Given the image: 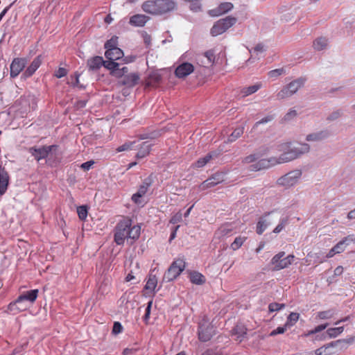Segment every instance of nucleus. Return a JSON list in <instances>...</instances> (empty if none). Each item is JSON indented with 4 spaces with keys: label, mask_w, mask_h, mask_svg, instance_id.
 Masks as SVG:
<instances>
[{
    "label": "nucleus",
    "mask_w": 355,
    "mask_h": 355,
    "mask_svg": "<svg viewBox=\"0 0 355 355\" xmlns=\"http://www.w3.org/2000/svg\"><path fill=\"white\" fill-rule=\"evenodd\" d=\"M140 234V225H132L131 220L125 219L119 222L115 227L114 241L121 245L126 240L130 245H132L139 238Z\"/></svg>",
    "instance_id": "obj_1"
},
{
    "label": "nucleus",
    "mask_w": 355,
    "mask_h": 355,
    "mask_svg": "<svg viewBox=\"0 0 355 355\" xmlns=\"http://www.w3.org/2000/svg\"><path fill=\"white\" fill-rule=\"evenodd\" d=\"M310 146L307 143H300L295 146L291 142H286L279 145V150L282 153L277 158V164L288 162L297 159L304 154L310 151Z\"/></svg>",
    "instance_id": "obj_2"
},
{
    "label": "nucleus",
    "mask_w": 355,
    "mask_h": 355,
    "mask_svg": "<svg viewBox=\"0 0 355 355\" xmlns=\"http://www.w3.org/2000/svg\"><path fill=\"white\" fill-rule=\"evenodd\" d=\"M306 80L305 78L300 77L291 81L277 93V98L282 100L291 97L304 85Z\"/></svg>",
    "instance_id": "obj_3"
},
{
    "label": "nucleus",
    "mask_w": 355,
    "mask_h": 355,
    "mask_svg": "<svg viewBox=\"0 0 355 355\" xmlns=\"http://www.w3.org/2000/svg\"><path fill=\"white\" fill-rule=\"evenodd\" d=\"M186 262L183 258H178L171 264L163 277V281L170 282L175 279L184 270Z\"/></svg>",
    "instance_id": "obj_4"
},
{
    "label": "nucleus",
    "mask_w": 355,
    "mask_h": 355,
    "mask_svg": "<svg viewBox=\"0 0 355 355\" xmlns=\"http://www.w3.org/2000/svg\"><path fill=\"white\" fill-rule=\"evenodd\" d=\"M285 252H280L275 254L271 259L270 263L274 266V270H280L288 267L294 260L295 257L292 254L284 257Z\"/></svg>",
    "instance_id": "obj_5"
},
{
    "label": "nucleus",
    "mask_w": 355,
    "mask_h": 355,
    "mask_svg": "<svg viewBox=\"0 0 355 355\" xmlns=\"http://www.w3.org/2000/svg\"><path fill=\"white\" fill-rule=\"evenodd\" d=\"M37 294H38L37 289H34V290L27 291L24 295H20L15 302L10 303L9 305V309L11 311H13L15 310L21 311L23 309H25L26 307H24V306L21 307L19 306L25 300L29 301L30 302H35V300L37 299Z\"/></svg>",
    "instance_id": "obj_6"
},
{
    "label": "nucleus",
    "mask_w": 355,
    "mask_h": 355,
    "mask_svg": "<svg viewBox=\"0 0 355 355\" xmlns=\"http://www.w3.org/2000/svg\"><path fill=\"white\" fill-rule=\"evenodd\" d=\"M302 171L299 169L293 170L286 175L279 178L277 183L279 185L290 187L297 183L302 176Z\"/></svg>",
    "instance_id": "obj_7"
},
{
    "label": "nucleus",
    "mask_w": 355,
    "mask_h": 355,
    "mask_svg": "<svg viewBox=\"0 0 355 355\" xmlns=\"http://www.w3.org/2000/svg\"><path fill=\"white\" fill-rule=\"evenodd\" d=\"M275 215V211H270L259 218L256 228L258 234H262L266 228L277 219V217H274Z\"/></svg>",
    "instance_id": "obj_8"
},
{
    "label": "nucleus",
    "mask_w": 355,
    "mask_h": 355,
    "mask_svg": "<svg viewBox=\"0 0 355 355\" xmlns=\"http://www.w3.org/2000/svg\"><path fill=\"white\" fill-rule=\"evenodd\" d=\"M277 157H272L268 159H259L255 163L250 164L249 170L251 171H259L263 169H267L272 166L277 164Z\"/></svg>",
    "instance_id": "obj_9"
},
{
    "label": "nucleus",
    "mask_w": 355,
    "mask_h": 355,
    "mask_svg": "<svg viewBox=\"0 0 355 355\" xmlns=\"http://www.w3.org/2000/svg\"><path fill=\"white\" fill-rule=\"evenodd\" d=\"M277 157H272L268 159H259L255 163L250 164L249 170L251 171H259L263 169H267L272 166L277 164Z\"/></svg>",
    "instance_id": "obj_10"
},
{
    "label": "nucleus",
    "mask_w": 355,
    "mask_h": 355,
    "mask_svg": "<svg viewBox=\"0 0 355 355\" xmlns=\"http://www.w3.org/2000/svg\"><path fill=\"white\" fill-rule=\"evenodd\" d=\"M56 146H44L42 147H31L28 148V152L35 157V159L40 161V159L46 158L49 153L55 148Z\"/></svg>",
    "instance_id": "obj_11"
},
{
    "label": "nucleus",
    "mask_w": 355,
    "mask_h": 355,
    "mask_svg": "<svg viewBox=\"0 0 355 355\" xmlns=\"http://www.w3.org/2000/svg\"><path fill=\"white\" fill-rule=\"evenodd\" d=\"M215 334L213 325L207 323L200 324L198 330V338L202 342L209 340Z\"/></svg>",
    "instance_id": "obj_12"
},
{
    "label": "nucleus",
    "mask_w": 355,
    "mask_h": 355,
    "mask_svg": "<svg viewBox=\"0 0 355 355\" xmlns=\"http://www.w3.org/2000/svg\"><path fill=\"white\" fill-rule=\"evenodd\" d=\"M331 136V132L327 129L313 132L306 136V141L308 142H320L328 139Z\"/></svg>",
    "instance_id": "obj_13"
},
{
    "label": "nucleus",
    "mask_w": 355,
    "mask_h": 355,
    "mask_svg": "<svg viewBox=\"0 0 355 355\" xmlns=\"http://www.w3.org/2000/svg\"><path fill=\"white\" fill-rule=\"evenodd\" d=\"M27 64L26 58H15L10 64V76L17 77Z\"/></svg>",
    "instance_id": "obj_14"
},
{
    "label": "nucleus",
    "mask_w": 355,
    "mask_h": 355,
    "mask_svg": "<svg viewBox=\"0 0 355 355\" xmlns=\"http://www.w3.org/2000/svg\"><path fill=\"white\" fill-rule=\"evenodd\" d=\"M150 184L151 180L149 178L146 179L143 182V184L139 187L137 192L133 194L132 196V200L137 205L141 204V198L146 193Z\"/></svg>",
    "instance_id": "obj_15"
},
{
    "label": "nucleus",
    "mask_w": 355,
    "mask_h": 355,
    "mask_svg": "<svg viewBox=\"0 0 355 355\" xmlns=\"http://www.w3.org/2000/svg\"><path fill=\"white\" fill-rule=\"evenodd\" d=\"M232 337L235 340L241 343L247 336V328L243 324H237L232 330Z\"/></svg>",
    "instance_id": "obj_16"
},
{
    "label": "nucleus",
    "mask_w": 355,
    "mask_h": 355,
    "mask_svg": "<svg viewBox=\"0 0 355 355\" xmlns=\"http://www.w3.org/2000/svg\"><path fill=\"white\" fill-rule=\"evenodd\" d=\"M194 70L193 64L189 62H183L175 69V76L179 78H184L191 74Z\"/></svg>",
    "instance_id": "obj_17"
},
{
    "label": "nucleus",
    "mask_w": 355,
    "mask_h": 355,
    "mask_svg": "<svg viewBox=\"0 0 355 355\" xmlns=\"http://www.w3.org/2000/svg\"><path fill=\"white\" fill-rule=\"evenodd\" d=\"M350 243H355V236L354 234H349L343 238L333 247L334 251L337 254H340L345 250L346 247L349 245Z\"/></svg>",
    "instance_id": "obj_18"
},
{
    "label": "nucleus",
    "mask_w": 355,
    "mask_h": 355,
    "mask_svg": "<svg viewBox=\"0 0 355 355\" xmlns=\"http://www.w3.org/2000/svg\"><path fill=\"white\" fill-rule=\"evenodd\" d=\"M222 182V175L220 173H216L211 178L204 181L199 187L200 190H205L207 189L214 187L215 185Z\"/></svg>",
    "instance_id": "obj_19"
},
{
    "label": "nucleus",
    "mask_w": 355,
    "mask_h": 355,
    "mask_svg": "<svg viewBox=\"0 0 355 355\" xmlns=\"http://www.w3.org/2000/svg\"><path fill=\"white\" fill-rule=\"evenodd\" d=\"M159 0L148 1L142 5L144 12L152 15H159Z\"/></svg>",
    "instance_id": "obj_20"
},
{
    "label": "nucleus",
    "mask_w": 355,
    "mask_h": 355,
    "mask_svg": "<svg viewBox=\"0 0 355 355\" xmlns=\"http://www.w3.org/2000/svg\"><path fill=\"white\" fill-rule=\"evenodd\" d=\"M139 75L137 73H132L127 75L125 74L123 79L120 83L123 85L132 87L139 83Z\"/></svg>",
    "instance_id": "obj_21"
},
{
    "label": "nucleus",
    "mask_w": 355,
    "mask_h": 355,
    "mask_svg": "<svg viewBox=\"0 0 355 355\" xmlns=\"http://www.w3.org/2000/svg\"><path fill=\"white\" fill-rule=\"evenodd\" d=\"M159 15L173 10L176 3L172 0H159Z\"/></svg>",
    "instance_id": "obj_22"
},
{
    "label": "nucleus",
    "mask_w": 355,
    "mask_h": 355,
    "mask_svg": "<svg viewBox=\"0 0 355 355\" xmlns=\"http://www.w3.org/2000/svg\"><path fill=\"white\" fill-rule=\"evenodd\" d=\"M20 103L26 111L34 110L36 107V101L33 95H28L21 98Z\"/></svg>",
    "instance_id": "obj_23"
},
{
    "label": "nucleus",
    "mask_w": 355,
    "mask_h": 355,
    "mask_svg": "<svg viewBox=\"0 0 355 355\" xmlns=\"http://www.w3.org/2000/svg\"><path fill=\"white\" fill-rule=\"evenodd\" d=\"M41 64L42 58L41 55H39L33 60L30 66L24 72L23 76L25 77L31 76L35 72V71L40 67Z\"/></svg>",
    "instance_id": "obj_24"
},
{
    "label": "nucleus",
    "mask_w": 355,
    "mask_h": 355,
    "mask_svg": "<svg viewBox=\"0 0 355 355\" xmlns=\"http://www.w3.org/2000/svg\"><path fill=\"white\" fill-rule=\"evenodd\" d=\"M339 343H340V340L333 341L327 345H325L315 350V355H331L334 352L330 351V348L336 347Z\"/></svg>",
    "instance_id": "obj_25"
},
{
    "label": "nucleus",
    "mask_w": 355,
    "mask_h": 355,
    "mask_svg": "<svg viewBox=\"0 0 355 355\" xmlns=\"http://www.w3.org/2000/svg\"><path fill=\"white\" fill-rule=\"evenodd\" d=\"M104 60L101 56H95L87 60V67L90 71H97L103 66Z\"/></svg>",
    "instance_id": "obj_26"
},
{
    "label": "nucleus",
    "mask_w": 355,
    "mask_h": 355,
    "mask_svg": "<svg viewBox=\"0 0 355 355\" xmlns=\"http://www.w3.org/2000/svg\"><path fill=\"white\" fill-rule=\"evenodd\" d=\"M105 55L110 60H117L123 57V52L118 47L112 49H110L106 50Z\"/></svg>",
    "instance_id": "obj_27"
},
{
    "label": "nucleus",
    "mask_w": 355,
    "mask_h": 355,
    "mask_svg": "<svg viewBox=\"0 0 355 355\" xmlns=\"http://www.w3.org/2000/svg\"><path fill=\"white\" fill-rule=\"evenodd\" d=\"M217 154L216 153H211L207 154L203 157L199 158L193 164V167L195 168H202L205 166L210 160L215 159L217 157Z\"/></svg>",
    "instance_id": "obj_28"
},
{
    "label": "nucleus",
    "mask_w": 355,
    "mask_h": 355,
    "mask_svg": "<svg viewBox=\"0 0 355 355\" xmlns=\"http://www.w3.org/2000/svg\"><path fill=\"white\" fill-rule=\"evenodd\" d=\"M152 144L148 141L142 142L136 155L137 159H142L149 155Z\"/></svg>",
    "instance_id": "obj_29"
},
{
    "label": "nucleus",
    "mask_w": 355,
    "mask_h": 355,
    "mask_svg": "<svg viewBox=\"0 0 355 355\" xmlns=\"http://www.w3.org/2000/svg\"><path fill=\"white\" fill-rule=\"evenodd\" d=\"M9 176L4 169L0 170V195H3L7 190Z\"/></svg>",
    "instance_id": "obj_30"
},
{
    "label": "nucleus",
    "mask_w": 355,
    "mask_h": 355,
    "mask_svg": "<svg viewBox=\"0 0 355 355\" xmlns=\"http://www.w3.org/2000/svg\"><path fill=\"white\" fill-rule=\"evenodd\" d=\"M148 17L144 15H135L130 19V24L135 26H144Z\"/></svg>",
    "instance_id": "obj_31"
},
{
    "label": "nucleus",
    "mask_w": 355,
    "mask_h": 355,
    "mask_svg": "<svg viewBox=\"0 0 355 355\" xmlns=\"http://www.w3.org/2000/svg\"><path fill=\"white\" fill-rule=\"evenodd\" d=\"M157 285V279L155 275L150 274L148 275L146 284L145 285V290L149 293H155Z\"/></svg>",
    "instance_id": "obj_32"
},
{
    "label": "nucleus",
    "mask_w": 355,
    "mask_h": 355,
    "mask_svg": "<svg viewBox=\"0 0 355 355\" xmlns=\"http://www.w3.org/2000/svg\"><path fill=\"white\" fill-rule=\"evenodd\" d=\"M261 87L262 84L261 83H257L253 85L243 87L241 90V93L243 97H246L252 94H254Z\"/></svg>",
    "instance_id": "obj_33"
},
{
    "label": "nucleus",
    "mask_w": 355,
    "mask_h": 355,
    "mask_svg": "<svg viewBox=\"0 0 355 355\" xmlns=\"http://www.w3.org/2000/svg\"><path fill=\"white\" fill-rule=\"evenodd\" d=\"M328 39L324 37H320L313 42V46L316 51H322L328 46Z\"/></svg>",
    "instance_id": "obj_34"
},
{
    "label": "nucleus",
    "mask_w": 355,
    "mask_h": 355,
    "mask_svg": "<svg viewBox=\"0 0 355 355\" xmlns=\"http://www.w3.org/2000/svg\"><path fill=\"white\" fill-rule=\"evenodd\" d=\"M190 281L197 285H201L205 282V277L197 271H191L189 272Z\"/></svg>",
    "instance_id": "obj_35"
},
{
    "label": "nucleus",
    "mask_w": 355,
    "mask_h": 355,
    "mask_svg": "<svg viewBox=\"0 0 355 355\" xmlns=\"http://www.w3.org/2000/svg\"><path fill=\"white\" fill-rule=\"evenodd\" d=\"M238 18L232 15L223 17V33L236 24Z\"/></svg>",
    "instance_id": "obj_36"
},
{
    "label": "nucleus",
    "mask_w": 355,
    "mask_h": 355,
    "mask_svg": "<svg viewBox=\"0 0 355 355\" xmlns=\"http://www.w3.org/2000/svg\"><path fill=\"white\" fill-rule=\"evenodd\" d=\"M263 153L261 154L260 153H256L252 155H250L247 157H245L243 159V162L245 164H254L256 162L257 160H258L261 157L265 154L267 151V148H264L263 150Z\"/></svg>",
    "instance_id": "obj_37"
},
{
    "label": "nucleus",
    "mask_w": 355,
    "mask_h": 355,
    "mask_svg": "<svg viewBox=\"0 0 355 355\" xmlns=\"http://www.w3.org/2000/svg\"><path fill=\"white\" fill-rule=\"evenodd\" d=\"M300 314L297 313L292 312L287 317L286 322L285 323L288 328L293 327L298 320Z\"/></svg>",
    "instance_id": "obj_38"
},
{
    "label": "nucleus",
    "mask_w": 355,
    "mask_h": 355,
    "mask_svg": "<svg viewBox=\"0 0 355 355\" xmlns=\"http://www.w3.org/2000/svg\"><path fill=\"white\" fill-rule=\"evenodd\" d=\"M210 34L213 37L222 34V19L218 20L210 30Z\"/></svg>",
    "instance_id": "obj_39"
},
{
    "label": "nucleus",
    "mask_w": 355,
    "mask_h": 355,
    "mask_svg": "<svg viewBox=\"0 0 355 355\" xmlns=\"http://www.w3.org/2000/svg\"><path fill=\"white\" fill-rule=\"evenodd\" d=\"M128 72V68L126 67H117L115 70H112V76L115 77V78H122L125 76V74Z\"/></svg>",
    "instance_id": "obj_40"
},
{
    "label": "nucleus",
    "mask_w": 355,
    "mask_h": 355,
    "mask_svg": "<svg viewBox=\"0 0 355 355\" xmlns=\"http://www.w3.org/2000/svg\"><path fill=\"white\" fill-rule=\"evenodd\" d=\"M344 330V327H338L334 328H329L327 331V334H328L329 338H336L339 336L341 333H343Z\"/></svg>",
    "instance_id": "obj_41"
},
{
    "label": "nucleus",
    "mask_w": 355,
    "mask_h": 355,
    "mask_svg": "<svg viewBox=\"0 0 355 355\" xmlns=\"http://www.w3.org/2000/svg\"><path fill=\"white\" fill-rule=\"evenodd\" d=\"M243 133V128L238 127L236 128L232 133L230 135L227 139V142H233L236 139H237Z\"/></svg>",
    "instance_id": "obj_42"
},
{
    "label": "nucleus",
    "mask_w": 355,
    "mask_h": 355,
    "mask_svg": "<svg viewBox=\"0 0 355 355\" xmlns=\"http://www.w3.org/2000/svg\"><path fill=\"white\" fill-rule=\"evenodd\" d=\"M343 114V112L340 109L334 110L327 116V121L329 122L334 121L341 117Z\"/></svg>",
    "instance_id": "obj_43"
},
{
    "label": "nucleus",
    "mask_w": 355,
    "mask_h": 355,
    "mask_svg": "<svg viewBox=\"0 0 355 355\" xmlns=\"http://www.w3.org/2000/svg\"><path fill=\"white\" fill-rule=\"evenodd\" d=\"M285 73H286V69L284 67H282V68L276 69L270 71L268 73V75L269 78L275 79L277 77H279L283 74H285Z\"/></svg>",
    "instance_id": "obj_44"
},
{
    "label": "nucleus",
    "mask_w": 355,
    "mask_h": 355,
    "mask_svg": "<svg viewBox=\"0 0 355 355\" xmlns=\"http://www.w3.org/2000/svg\"><path fill=\"white\" fill-rule=\"evenodd\" d=\"M288 223V218L286 217H282L279 218V223L273 230V232L278 234L282 231L285 225Z\"/></svg>",
    "instance_id": "obj_45"
},
{
    "label": "nucleus",
    "mask_w": 355,
    "mask_h": 355,
    "mask_svg": "<svg viewBox=\"0 0 355 355\" xmlns=\"http://www.w3.org/2000/svg\"><path fill=\"white\" fill-rule=\"evenodd\" d=\"M103 67L107 69L110 71V74H112V71L115 70L117 67H120L119 63L116 62L115 60H108L104 61Z\"/></svg>",
    "instance_id": "obj_46"
},
{
    "label": "nucleus",
    "mask_w": 355,
    "mask_h": 355,
    "mask_svg": "<svg viewBox=\"0 0 355 355\" xmlns=\"http://www.w3.org/2000/svg\"><path fill=\"white\" fill-rule=\"evenodd\" d=\"M273 119H274L273 115H268V116L263 117V119L257 121L254 123V125L252 127V130H255L259 125L268 123L272 121Z\"/></svg>",
    "instance_id": "obj_47"
},
{
    "label": "nucleus",
    "mask_w": 355,
    "mask_h": 355,
    "mask_svg": "<svg viewBox=\"0 0 355 355\" xmlns=\"http://www.w3.org/2000/svg\"><path fill=\"white\" fill-rule=\"evenodd\" d=\"M334 314V311L333 310H327L318 312V317L321 320H326L332 318Z\"/></svg>",
    "instance_id": "obj_48"
},
{
    "label": "nucleus",
    "mask_w": 355,
    "mask_h": 355,
    "mask_svg": "<svg viewBox=\"0 0 355 355\" xmlns=\"http://www.w3.org/2000/svg\"><path fill=\"white\" fill-rule=\"evenodd\" d=\"M78 217L80 220H84L87 216V208L86 206L83 205L77 208Z\"/></svg>",
    "instance_id": "obj_49"
},
{
    "label": "nucleus",
    "mask_w": 355,
    "mask_h": 355,
    "mask_svg": "<svg viewBox=\"0 0 355 355\" xmlns=\"http://www.w3.org/2000/svg\"><path fill=\"white\" fill-rule=\"evenodd\" d=\"M135 144V141L125 142L123 145L119 146L116 148V151L117 152H123V151H125V150H132V149H133Z\"/></svg>",
    "instance_id": "obj_50"
},
{
    "label": "nucleus",
    "mask_w": 355,
    "mask_h": 355,
    "mask_svg": "<svg viewBox=\"0 0 355 355\" xmlns=\"http://www.w3.org/2000/svg\"><path fill=\"white\" fill-rule=\"evenodd\" d=\"M117 43H118V37H112L110 40L107 41V42L105 44V48L106 50H109L110 49H114L117 48Z\"/></svg>",
    "instance_id": "obj_51"
},
{
    "label": "nucleus",
    "mask_w": 355,
    "mask_h": 355,
    "mask_svg": "<svg viewBox=\"0 0 355 355\" xmlns=\"http://www.w3.org/2000/svg\"><path fill=\"white\" fill-rule=\"evenodd\" d=\"M245 239L241 237H237L234 239V242L231 244V248L233 250L239 249L243 243Z\"/></svg>",
    "instance_id": "obj_52"
},
{
    "label": "nucleus",
    "mask_w": 355,
    "mask_h": 355,
    "mask_svg": "<svg viewBox=\"0 0 355 355\" xmlns=\"http://www.w3.org/2000/svg\"><path fill=\"white\" fill-rule=\"evenodd\" d=\"M285 307L284 304H279L277 302L270 303L268 306V309L270 312H274L279 310H281L282 309H284Z\"/></svg>",
    "instance_id": "obj_53"
},
{
    "label": "nucleus",
    "mask_w": 355,
    "mask_h": 355,
    "mask_svg": "<svg viewBox=\"0 0 355 355\" xmlns=\"http://www.w3.org/2000/svg\"><path fill=\"white\" fill-rule=\"evenodd\" d=\"M287 329H288L286 324H284V326L282 327H278L277 329L272 330L270 333V336H275L277 334H284L286 330Z\"/></svg>",
    "instance_id": "obj_54"
},
{
    "label": "nucleus",
    "mask_w": 355,
    "mask_h": 355,
    "mask_svg": "<svg viewBox=\"0 0 355 355\" xmlns=\"http://www.w3.org/2000/svg\"><path fill=\"white\" fill-rule=\"evenodd\" d=\"M297 112L295 110L291 109L284 116V121H289L296 117Z\"/></svg>",
    "instance_id": "obj_55"
},
{
    "label": "nucleus",
    "mask_w": 355,
    "mask_h": 355,
    "mask_svg": "<svg viewBox=\"0 0 355 355\" xmlns=\"http://www.w3.org/2000/svg\"><path fill=\"white\" fill-rule=\"evenodd\" d=\"M209 15L211 17H218L222 15V3L216 8L209 10Z\"/></svg>",
    "instance_id": "obj_56"
},
{
    "label": "nucleus",
    "mask_w": 355,
    "mask_h": 355,
    "mask_svg": "<svg viewBox=\"0 0 355 355\" xmlns=\"http://www.w3.org/2000/svg\"><path fill=\"white\" fill-rule=\"evenodd\" d=\"M152 305H153V300H150L148 303L147 307L146 309V313L144 316V320L146 323H148V321L150 318V310H151Z\"/></svg>",
    "instance_id": "obj_57"
},
{
    "label": "nucleus",
    "mask_w": 355,
    "mask_h": 355,
    "mask_svg": "<svg viewBox=\"0 0 355 355\" xmlns=\"http://www.w3.org/2000/svg\"><path fill=\"white\" fill-rule=\"evenodd\" d=\"M266 51V46L261 44L259 43L255 46V47L253 49V52L258 55L259 53H263Z\"/></svg>",
    "instance_id": "obj_58"
},
{
    "label": "nucleus",
    "mask_w": 355,
    "mask_h": 355,
    "mask_svg": "<svg viewBox=\"0 0 355 355\" xmlns=\"http://www.w3.org/2000/svg\"><path fill=\"white\" fill-rule=\"evenodd\" d=\"M67 74V71L66 69L64 68H62V67H60L56 71H55V76L58 78H62L64 76H65Z\"/></svg>",
    "instance_id": "obj_59"
},
{
    "label": "nucleus",
    "mask_w": 355,
    "mask_h": 355,
    "mask_svg": "<svg viewBox=\"0 0 355 355\" xmlns=\"http://www.w3.org/2000/svg\"><path fill=\"white\" fill-rule=\"evenodd\" d=\"M201 355H222L221 349H208Z\"/></svg>",
    "instance_id": "obj_60"
},
{
    "label": "nucleus",
    "mask_w": 355,
    "mask_h": 355,
    "mask_svg": "<svg viewBox=\"0 0 355 355\" xmlns=\"http://www.w3.org/2000/svg\"><path fill=\"white\" fill-rule=\"evenodd\" d=\"M122 325L119 322H115L113 325L112 332L115 334H119L122 331Z\"/></svg>",
    "instance_id": "obj_61"
},
{
    "label": "nucleus",
    "mask_w": 355,
    "mask_h": 355,
    "mask_svg": "<svg viewBox=\"0 0 355 355\" xmlns=\"http://www.w3.org/2000/svg\"><path fill=\"white\" fill-rule=\"evenodd\" d=\"M205 57L207 58L209 63H212L214 61L215 55L212 51H208L205 53Z\"/></svg>",
    "instance_id": "obj_62"
},
{
    "label": "nucleus",
    "mask_w": 355,
    "mask_h": 355,
    "mask_svg": "<svg viewBox=\"0 0 355 355\" xmlns=\"http://www.w3.org/2000/svg\"><path fill=\"white\" fill-rule=\"evenodd\" d=\"M94 164V161H88V162L83 163L81 164L80 167H81V168H83L85 171H89L92 168V166H93Z\"/></svg>",
    "instance_id": "obj_63"
},
{
    "label": "nucleus",
    "mask_w": 355,
    "mask_h": 355,
    "mask_svg": "<svg viewBox=\"0 0 355 355\" xmlns=\"http://www.w3.org/2000/svg\"><path fill=\"white\" fill-rule=\"evenodd\" d=\"M234 6L230 2H223V15L230 11L233 8Z\"/></svg>",
    "instance_id": "obj_64"
}]
</instances>
